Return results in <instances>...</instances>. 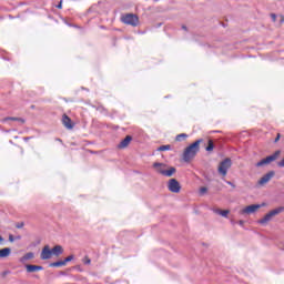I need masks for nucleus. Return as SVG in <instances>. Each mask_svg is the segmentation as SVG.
<instances>
[{
  "label": "nucleus",
  "instance_id": "nucleus-1",
  "mask_svg": "<svg viewBox=\"0 0 284 284\" xmlns=\"http://www.w3.org/2000/svg\"><path fill=\"white\" fill-rule=\"evenodd\" d=\"M201 143H203V139H199L195 142L191 143L189 146L185 148L182 159L185 163H190L196 154L201 151Z\"/></svg>",
  "mask_w": 284,
  "mask_h": 284
},
{
  "label": "nucleus",
  "instance_id": "nucleus-2",
  "mask_svg": "<svg viewBox=\"0 0 284 284\" xmlns=\"http://www.w3.org/2000/svg\"><path fill=\"white\" fill-rule=\"evenodd\" d=\"M281 212H284L283 206H280V207H276V209L270 211L266 215H264L263 219L258 220L257 223L260 225H265L266 223H270V221H272V219H274V216H277V214H281Z\"/></svg>",
  "mask_w": 284,
  "mask_h": 284
},
{
  "label": "nucleus",
  "instance_id": "nucleus-3",
  "mask_svg": "<svg viewBox=\"0 0 284 284\" xmlns=\"http://www.w3.org/2000/svg\"><path fill=\"white\" fill-rule=\"evenodd\" d=\"M281 156V150L275 151L273 154L262 159L256 163V168H263V165H270L273 161H276Z\"/></svg>",
  "mask_w": 284,
  "mask_h": 284
},
{
  "label": "nucleus",
  "instance_id": "nucleus-4",
  "mask_svg": "<svg viewBox=\"0 0 284 284\" xmlns=\"http://www.w3.org/2000/svg\"><path fill=\"white\" fill-rule=\"evenodd\" d=\"M232 168V159L225 158L222 162H220L217 171L222 176H227V171Z\"/></svg>",
  "mask_w": 284,
  "mask_h": 284
},
{
  "label": "nucleus",
  "instance_id": "nucleus-5",
  "mask_svg": "<svg viewBox=\"0 0 284 284\" xmlns=\"http://www.w3.org/2000/svg\"><path fill=\"white\" fill-rule=\"evenodd\" d=\"M122 23H125V26H132L133 28H136L139 26V17L133 13H126L122 18Z\"/></svg>",
  "mask_w": 284,
  "mask_h": 284
},
{
  "label": "nucleus",
  "instance_id": "nucleus-6",
  "mask_svg": "<svg viewBox=\"0 0 284 284\" xmlns=\"http://www.w3.org/2000/svg\"><path fill=\"white\" fill-rule=\"evenodd\" d=\"M168 189L170 192H173V194H179V192H181V183H179L176 179H171L169 180Z\"/></svg>",
  "mask_w": 284,
  "mask_h": 284
},
{
  "label": "nucleus",
  "instance_id": "nucleus-7",
  "mask_svg": "<svg viewBox=\"0 0 284 284\" xmlns=\"http://www.w3.org/2000/svg\"><path fill=\"white\" fill-rule=\"evenodd\" d=\"M265 206V203L262 204H251L242 210V214H254L256 210H261V207Z\"/></svg>",
  "mask_w": 284,
  "mask_h": 284
},
{
  "label": "nucleus",
  "instance_id": "nucleus-8",
  "mask_svg": "<svg viewBox=\"0 0 284 284\" xmlns=\"http://www.w3.org/2000/svg\"><path fill=\"white\" fill-rule=\"evenodd\" d=\"M52 250H50V245H45L40 254L41 261H49V258H52Z\"/></svg>",
  "mask_w": 284,
  "mask_h": 284
},
{
  "label": "nucleus",
  "instance_id": "nucleus-9",
  "mask_svg": "<svg viewBox=\"0 0 284 284\" xmlns=\"http://www.w3.org/2000/svg\"><path fill=\"white\" fill-rule=\"evenodd\" d=\"M276 174V172L274 171H270L268 173L264 174L257 182V184L260 185H265V183H270V181H272V179H274V175Z\"/></svg>",
  "mask_w": 284,
  "mask_h": 284
},
{
  "label": "nucleus",
  "instance_id": "nucleus-10",
  "mask_svg": "<svg viewBox=\"0 0 284 284\" xmlns=\"http://www.w3.org/2000/svg\"><path fill=\"white\" fill-rule=\"evenodd\" d=\"M62 124L64 125V128H67V130H72V128H74L72 119H70V116H68L67 114H63L62 116Z\"/></svg>",
  "mask_w": 284,
  "mask_h": 284
},
{
  "label": "nucleus",
  "instance_id": "nucleus-11",
  "mask_svg": "<svg viewBox=\"0 0 284 284\" xmlns=\"http://www.w3.org/2000/svg\"><path fill=\"white\" fill-rule=\"evenodd\" d=\"M158 172L163 176H173L176 172V168L171 166L169 170L158 169Z\"/></svg>",
  "mask_w": 284,
  "mask_h": 284
},
{
  "label": "nucleus",
  "instance_id": "nucleus-12",
  "mask_svg": "<svg viewBox=\"0 0 284 284\" xmlns=\"http://www.w3.org/2000/svg\"><path fill=\"white\" fill-rule=\"evenodd\" d=\"M132 141V135H126L119 144V150H124V148H128L130 145V142Z\"/></svg>",
  "mask_w": 284,
  "mask_h": 284
},
{
  "label": "nucleus",
  "instance_id": "nucleus-13",
  "mask_svg": "<svg viewBox=\"0 0 284 284\" xmlns=\"http://www.w3.org/2000/svg\"><path fill=\"white\" fill-rule=\"evenodd\" d=\"M26 270L29 274H32V272H41L43 271V266L41 265H32V264H27Z\"/></svg>",
  "mask_w": 284,
  "mask_h": 284
},
{
  "label": "nucleus",
  "instance_id": "nucleus-14",
  "mask_svg": "<svg viewBox=\"0 0 284 284\" xmlns=\"http://www.w3.org/2000/svg\"><path fill=\"white\" fill-rule=\"evenodd\" d=\"M10 254H12V248L10 247L0 248V258H8Z\"/></svg>",
  "mask_w": 284,
  "mask_h": 284
},
{
  "label": "nucleus",
  "instance_id": "nucleus-15",
  "mask_svg": "<svg viewBox=\"0 0 284 284\" xmlns=\"http://www.w3.org/2000/svg\"><path fill=\"white\" fill-rule=\"evenodd\" d=\"M51 253L53 256H61V254H63V246L55 245L53 248H51Z\"/></svg>",
  "mask_w": 284,
  "mask_h": 284
},
{
  "label": "nucleus",
  "instance_id": "nucleus-16",
  "mask_svg": "<svg viewBox=\"0 0 284 284\" xmlns=\"http://www.w3.org/2000/svg\"><path fill=\"white\" fill-rule=\"evenodd\" d=\"M3 123L7 121H19L20 123H26V120L23 118H14V116H7L3 120Z\"/></svg>",
  "mask_w": 284,
  "mask_h": 284
},
{
  "label": "nucleus",
  "instance_id": "nucleus-17",
  "mask_svg": "<svg viewBox=\"0 0 284 284\" xmlns=\"http://www.w3.org/2000/svg\"><path fill=\"white\" fill-rule=\"evenodd\" d=\"M214 213L220 214V216H223L224 219H227V214H230V211L229 210L215 209Z\"/></svg>",
  "mask_w": 284,
  "mask_h": 284
},
{
  "label": "nucleus",
  "instance_id": "nucleus-18",
  "mask_svg": "<svg viewBox=\"0 0 284 284\" xmlns=\"http://www.w3.org/2000/svg\"><path fill=\"white\" fill-rule=\"evenodd\" d=\"M31 258H34V253L32 252H29L27 254H24L22 257H21V263L26 262V261H30Z\"/></svg>",
  "mask_w": 284,
  "mask_h": 284
},
{
  "label": "nucleus",
  "instance_id": "nucleus-19",
  "mask_svg": "<svg viewBox=\"0 0 284 284\" xmlns=\"http://www.w3.org/2000/svg\"><path fill=\"white\" fill-rule=\"evenodd\" d=\"M63 265H65V262L62 260V261L50 263L49 267H63Z\"/></svg>",
  "mask_w": 284,
  "mask_h": 284
},
{
  "label": "nucleus",
  "instance_id": "nucleus-20",
  "mask_svg": "<svg viewBox=\"0 0 284 284\" xmlns=\"http://www.w3.org/2000/svg\"><path fill=\"white\" fill-rule=\"evenodd\" d=\"M205 150H206V152H212L214 150V141L213 140L207 141V145H206Z\"/></svg>",
  "mask_w": 284,
  "mask_h": 284
},
{
  "label": "nucleus",
  "instance_id": "nucleus-21",
  "mask_svg": "<svg viewBox=\"0 0 284 284\" xmlns=\"http://www.w3.org/2000/svg\"><path fill=\"white\" fill-rule=\"evenodd\" d=\"M168 150H172V146L170 144L161 145L158 148V152H166Z\"/></svg>",
  "mask_w": 284,
  "mask_h": 284
},
{
  "label": "nucleus",
  "instance_id": "nucleus-22",
  "mask_svg": "<svg viewBox=\"0 0 284 284\" xmlns=\"http://www.w3.org/2000/svg\"><path fill=\"white\" fill-rule=\"evenodd\" d=\"M183 139H187V134L186 133L178 134L176 138H175V141H183Z\"/></svg>",
  "mask_w": 284,
  "mask_h": 284
},
{
  "label": "nucleus",
  "instance_id": "nucleus-23",
  "mask_svg": "<svg viewBox=\"0 0 284 284\" xmlns=\"http://www.w3.org/2000/svg\"><path fill=\"white\" fill-rule=\"evenodd\" d=\"M70 261H74V255H69L68 257H65V258L63 260L64 265H68V263H70Z\"/></svg>",
  "mask_w": 284,
  "mask_h": 284
},
{
  "label": "nucleus",
  "instance_id": "nucleus-24",
  "mask_svg": "<svg viewBox=\"0 0 284 284\" xmlns=\"http://www.w3.org/2000/svg\"><path fill=\"white\" fill-rule=\"evenodd\" d=\"M163 163L161 162H155L153 163V168H155V170H159V168H162Z\"/></svg>",
  "mask_w": 284,
  "mask_h": 284
},
{
  "label": "nucleus",
  "instance_id": "nucleus-25",
  "mask_svg": "<svg viewBox=\"0 0 284 284\" xmlns=\"http://www.w3.org/2000/svg\"><path fill=\"white\" fill-rule=\"evenodd\" d=\"M24 225H26V224H24L23 222H19V223L16 224V227H17L18 230H21V229H23Z\"/></svg>",
  "mask_w": 284,
  "mask_h": 284
},
{
  "label": "nucleus",
  "instance_id": "nucleus-26",
  "mask_svg": "<svg viewBox=\"0 0 284 284\" xmlns=\"http://www.w3.org/2000/svg\"><path fill=\"white\" fill-rule=\"evenodd\" d=\"M205 192H207V187L202 186V187L200 189V193H201V194H205Z\"/></svg>",
  "mask_w": 284,
  "mask_h": 284
},
{
  "label": "nucleus",
  "instance_id": "nucleus-27",
  "mask_svg": "<svg viewBox=\"0 0 284 284\" xmlns=\"http://www.w3.org/2000/svg\"><path fill=\"white\" fill-rule=\"evenodd\" d=\"M271 19H272L273 23H276V14L275 13H271Z\"/></svg>",
  "mask_w": 284,
  "mask_h": 284
},
{
  "label": "nucleus",
  "instance_id": "nucleus-28",
  "mask_svg": "<svg viewBox=\"0 0 284 284\" xmlns=\"http://www.w3.org/2000/svg\"><path fill=\"white\" fill-rule=\"evenodd\" d=\"M57 8H58V10H61V9L63 8V0H61V1L59 2V4L57 6Z\"/></svg>",
  "mask_w": 284,
  "mask_h": 284
},
{
  "label": "nucleus",
  "instance_id": "nucleus-29",
  "mask_svg": "<svg viewBox=\"0 0 284 284\" xmlns=\"http://www.w3.org/2000/svg\"><path fill=\"white\" fill-rule=\"evenodd\" d=\"M278 168H284V158L277 163Z\"/></svg>",
  "mask_w": 284,
  "mask_h": 284
},
{
  "label": "nucleus",
  "instance_id": "nucleus-30",
  "mask_svg": "<svg viewBox=\"0 0 284 284\" xmlns=\"http://www.w3.org/2000/svg\"><path fill=\"white\" fill-rule=\"evenodd\" d=\"M237 225H240L241 227H243V226L245 225V221L240 220V221L237 222Z\"/></svg>",
  "mask_w": 284,
  "mask_h": 284
},
{
  "label": "nucleus",
  "instance_id": "nucleus-31",
  "mask_svg": "<svg viewBox=\"0 0 284 284\" xmlns=\"http://www.w3.org/2000/svg\"><path fill=\"white\" fill-rule=\"evenodd\" d=\"M9 242L14 243V235H12V234L9 235Z\"/></svg>",
  "mask_w": 284,
  "mask_h": 284
},
{
  "label": "nucleus",
  "instance_id": "nucleus-32",
  "mask_svg": "<svg viewBox=\"0 0 284 284\" xmlns=\"http://www.w3.org/2000/svg\"><path fill=\"white\" fill-rule=\"evenodd\" d=\"M8 274H10V271L2 272V277L6 278V276H8Z\"/></svg>",
  "mask_w": 284,
  "mask_h": 284
},
{
  "label": "nucleus",
  "instance_id": "nucleus-33",
  "mask_svg": "<svg viewBox=\"0 0 284 284\" xmlns=\"http://www.w3.org/2000/svg\"><path fill=\"white\" fill-rule=\"evenodd\" d=\"M280 140H281V134L278 133L277 136L275 138V143H278Z\"/></svg>",
  "mask_w": 284,
  "mask_h": 284
},
{
  "label": "nucleus",
  "instance_id": "nucleus-34",
  "mask_svg": "<svg viewBox=\"0 0 284 284\" xmlns=\"http://www.w3.org/2000/svg\"><path fill=\"white\" fill-rule=\"evenodd\" d=\"M80 90H84L85 92H90V89H88L85 87H81Z\"/></svg>",
  "mask_w": 284,
  "mask_h": 284
},
{
  "label": "nucleus",
  "instance_id": "nucleus-35",
  "mask_svg": "<svg viewBox=\"0 0 284 284\" xmlns=\"http://www.w3.org/2000/svg\"><path fill=\"white\" fill-rule=\"evenodd\" d=\"M227 185H231L232 187H236V185H234V183L226 181Z\"/></svg>",
  "mask_w": 284,
  "mask_h": 284
},
{
  "label": "nucleus",
  "instance_id": "nucleus-36",
  "mask_svg": "<svg viewBox=\"0 0 284 284\" xmlns=\"http://www.w3.org/2000/svg\"><path fill=\"white\" fill-rule=\"evenodd\" d=\"M14 241H21V235H17V236L14 237Z\"/></svg>",
  "mask_w": 284,
  "mask_h": 284
},
{
  "label": "nucleus",
  "instance_id": "nucleus-37",
  "mask_svg": "<svg viewBox=\"0 0 284 284\" xmlns=\"http://www.w3.org/2000/svg\"><path fill=\"white\" fill-rule=\"evenodd\" d=\"M84 263H85V265H90V263H92V261L90 258H88Z\"/></svg>",
  "mask_w": 284,
  "mask_h": 284
},
{
  "label": "nucleus",
  "instance_id": "nucleus-38",
  "mask_svg": "<svg viewBox=\"0 0 284 284\" xmlns=\"http://www.w3.org/2000/svg\"><path fill=\"white\" fill-rule=\"evenodd\" d=\"M0 243H3V236L0 235Z\"/></svg>",
  "mask_w": 284,
  "mask_h": 284
},
{
  "label": "nucleus",
  "instance_id": "nucleus-39",
  "mask_svg": "<svg viewBox=\"0 0 284 284\" xmlns=\"http://www.w3.org/2000/svg\"><path fill=\"white\" fill-rule=\"evenodd\" d=\"M74 92H75V94H79V90H75Z\"/></svg>",
  "mask_w": 284,
  "mask_h": 284
},
{
  "label": "nucleus",
  "instance_id": "nucleus-40",
  "mask_svg": "<svg viewBox=\"0 0 284 284\" xmlns=\"http://www.w3.org/2000/svg\"><path fill=\"white\" fill-rule=\"evenodd\" d=\"M183 28V30H187V28H185V27H182Z\"/></svg>",
  "mask_w": 284,
  "mask_h": 284
},
{
  "label": "nucleus",
  "instance_id": "nucleus-41",
  "mask_svg": "<svg viewBox=\"0 0 284 284\" xmlns=\"http://www.w3.org/2000/svg\"><path fill=\"white\" fill-rule=\"evenodd\" d=\"M232 224L234 225V224H236V222L233 221Z\"/></svg>",
  "mask_w": 284,
  "mask_h": 284
},
{
  "label": "nucleus",
  "instance_id": "nucleus-42",
  "mask_svg": "<svg viewBox=\"0 0 284 284\" xmlns=\"http://www.w3.org/2000/svg\"><path fill=\"white\" fill-rule=\"evenodd\" d=\"M213 132H217V133H219V132H221V131H213Z\"/></svg>",
  "mask_w": 284,
  "mask_h": 284
},
{
  "label": "nucleus",
  "instance_id": "nucleus-43",
  "mask_svg": "<svg viewBox=\"0 0 284 284\" xmlns=\"http://www.w3.org/2000/svg\"><path fill=\"white\" fill-rule=\"evenodd\" d=\"M61 274L63 275V274H65L64 272H61Z\"/></svg>",
  "mask_w": 284,
  "mask_h": 284
}]
</instances>
